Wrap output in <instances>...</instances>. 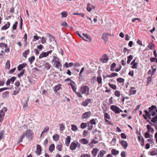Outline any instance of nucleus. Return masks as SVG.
Listing matches in <instances>:
<instances>
[{"label": "nucleus", "mask_w": 157, "mask_h": 157, "mask_svg": "<svg viewBox=\"0 0 157 157\" xmlns=\"http://www.w3.org/2000/svg\"><path fill=\"white\" fill-rule=\"evenodd\" d=\"M41 150V148L39 144H37L36 146V151L37 155L39 156L40 155Z\"/></svg>", "instance_id": "nucleus-12"}, {"label": "nucleus", "mask_w": 157, "mask_h": 157, "mask_svg": "<svg viewBox=\"0 0 157 157\" xmlns=\"http://www.w3.org/2000/svg\"><path fill=\"white\" fill-rule=\"evenodd\" d=\"M87 123H82L80 125L81 128L82 129H85L87 127Z\"/></svg>", "instance_id": "nucleus-48"}, {"label": "nucleus", "mask_w": 157, "mask_h": 157, "mask_svg": "<svg viewBox=\"0 0 157 157\" xmlns=\"http://www.w3.org/2000/svg\"><path fill=\"white\" fill-rule=\"evenodd\" d=\"M71 137L70 136H67L65 140V144L67 146H68L69 145L71 140Z\"/></svg>", "instance_id": "nucleus-14"}, {"label": "nucleus", "mask_w": 157, "mask_h": 157, "mask_svg": "<svg viewBox=\"0 0 157 157\" xmlns=\"http://www.w3.org/2000/svg\"><path fill=\"white\" fill-rule=\"evenodd\" d=\"M7 44L5 43H0V47L3 48H6L7 47Z\"/></svg>", "instance_id": "nucleus-58"}, {"label": "nucleus", "mask_w": 157, "mask_h": 157, "mask_svg": "<svg viewBox=\"0 0 157 157\" xmlns=\"http://www.w3.org/2000/svg\"><path fill=\"white\" fill-rule=\"evenodd\" d=\"M29 50H25L24 52L22 53L23 56L25 58H26L27 55L29 53Z\"/></svg>", "instance_id": "nucleus-31"}, {"label": "nucleus", "mask_w": 157, "mask_h": 157, "mask_svg": "<svg viewBox=\"0 0 157 157\" xmlns=\"http://www.w3.org/2000/svg\"><path fill=\"white\" fill-rule=\"evenodd\" d=\"M117 81L120 83H122L124 81V78H119L117 79Z\"/></svg>", "instance_id": "nucleus-53"}, {"label": "nucleus", "mask_w": 157, "mask_h": 157, "mask_svg": "<svg viewBox=\"0 0 157 157\" xmlns=\"http://www.w3.org/2000/svg\"><path fill=\"white\" fill-rule=\"evenodd\" d=\"M147 122L149 123V124H151V125H152L155 127V129L156 130H157V124H154L152 123V122H151V121L149 120H147Z\"/></svg>", "instance_id": "nucleus-41"}, {"label": "nucleus", "mask_w": 157, "mask_h": 157, "mask_svg": "<svg viewBox=\"0 0 157 157\" xmlns=\"http://www.w3.org/2000/svg\"><path fill=\"white\" fill-rule=\"evenodd\" d=\"M104 119L105 120H107L106 119H110V116L109 115L108 113H104Z\"/></svg>", "instance_id": "nucleus-40"}, {"label": "nucleus", "mask_w": 157, "mask_h": 157, "mask_svg": "<svg viewBox=\"0 0 157 157\" xmlns=\"http://www.w3.org/2000/svg\"><path fill=\"white\" fill-rule=\"evenodd\" d=\"M82 39L86 41H91L92 40L90 36L86 33H82Z\"/></svg>", "instance_id": "nucleus-5"}, {"label": "nucleus", "mask_w": 157, "mask_h": 157, "mask_svg": "<svg viewBox=\"0 0 157 157\" xmlns=\"http://www.w3.org/2000/svg\"><path fill=\"white\" fill-rule=\"evenodd\" d=\"M110 109L116 114L119 113L120 112H123V111L119 107L115 105H112L110 107Z\"/></svg>", "instance_id": "nucleus-4"}, {"label": "nucleus", "mask_w": 157, "mask_h": 157, "mask_svg": "<svg viewBox=\"0 0 157 157\" xmlns=\"http://www.w3.org/2000/svg\"><path fill=\"white\" fill-rule=\"evenodd\" d=\"M79 142L84 144H88L89 141L86 138H83L79 140Z\"/></svg>", "instance_id": "nucleus-18"}, {"label": "nucleus", "mask_w": 157, "mask_h": 157, "mask_svg": "<svg viewBox=\"0 0 157 157\" xmlns=\"http://www.w3.org/2000/svg\"><path fill=\"white\" fill-rule=\"evenodd\" d=\"M155 47V45L152 44V43L150 42L149 44L147 46V47L149 48L150 49L153 50L154 48Z\"/></svg>", "instance_id": "nucleus-32"}, {"label": "nucleus", "mask_w": 157, "mask_h": 157, "mask_svg": "<svg viewBox=\"0 0 157 157\" xmlns=\"http://www.w3.org/2000/svg\"><path fill=\"white\" fill-rule=\"evenodd\" d=\"M119 143L122 145L123 148L125 149L128 146V144L127 142L124 140H121Z\"/></svg>", "instance_id": "nucleus-11"}, {"label": "nucleus", "mask_w": 157, "mask_h": 157, "mask_svg": "<svg viewBox=\"0 0 157 157\" xmlns=\"http://www.w3.org/2000/svg\"><path fill=\"white\" fill-rule=\"evenodd\" d=\"M109 60V59L108 56L106 54H105L104 55L103 57L100 59V61L102 63H106L108 62Z\"/></svg>", "instance_id": "nucleus-10"}, {"label": "nucleus", "mask_w": 157, "mask_h": 157, "mask_svg": "<svg viewBox=\"0 0 157 157\" xmlns=\"http://www.w3.org/2000/svg\"><path fill=\"white\" fill-rule=\"evenodd\" d=\"M145 114L143 116L146 120H151V122L156 123L157 124V108L155 105H152L148 109V111L146 110L144 111Z\"/></svg>", "instance_id": "nucleus-1"}, {"label": "nucleus", "mask_w": 157, "mask_h": 157, "mask_svg": "<svg viewBox=\"0 0 157 157\" xmlns=\"http://www.w3.org/2000/svg\"><path fill=\"white\" fill-rule=\"evenodd\" d=\"M116 139L115 138H113L111 142V144L113 146L115 145L116 144Z\"/></svg>", "instance_id": "nucleus-56"}, {"label": "nucleus", "mask_w": 157, "mask_h": 157, "mask_svg": "<svg viewBox=\"0 0 157 157\" xmlns=\"http://www.w3.org/2000/svg\"><path fill=\"white\" fill-rule=\"evenodd\" d=\"M56 63L55 67L57 68H59L60 67H62V65L60 62L58 60V61H56L55 62Z\"/></svg>", "instance_id": "nucleus-27"}, {"label": "nucleus", "mask_w": 157, "mask_h": 157, "mask_svg": "<svg viewBox=\"0 0 157 157\" xmlns=\"http://www.w3.org/2000/svg\"><path fill=\"white\" fill-rule=\"evenodd\" d=\"M73 15H80L82 17H84V16L85 15V14L82 13H73Z\"/></svg>", "instance_id": "nucleus-50"}, {"label": "nucleus", "mask_w": 157, "mask_h": 157, "mask_svg": "<svg viewBox=\"0 0 157 157\" xmlns=\"http://www.w3.org/2000/svg\"><path fill=\"white\" fill-rule=\"evenodd\" d=\"M147 128V130L146 132V133H150V125L149 124H147L146 126Z\"/></svg>", "instance_id": "nucleus-64"}, {"label": "nucleus", "mask_w": 157, "mask_h": 157, "mask_svg": "<svg viewBox=\"0 0 157 157\" xmlns=\"http://www.w3.org/2000/svg\"><path fill=\"white\" fill-rule=\"evenodd\" d=\"M55 149V145L54 144H51L49 147V151L52 152Z\"/></svg>", "instance_id": "nucleus-29"}, {"label": "nucleus", "mask_w": 157, "mask_h": 157, "mask_svg": "<svg viewBox=\"0 0 157 157\" xmlns=\"http://www.w3.org/2000/svg\"><path fill=\"white\" fill-rule=\"evenodd\" d=\"M109 86L113 90H116L117 88L116 86L114 84H111L109 82Z\"/></svg>", "instance_id": "nucleus-46"}, {"label": "nucleus", "mask_w": 157, "mask_h": 157, "mask_svg": "<svg viewBox=\"0 0 157 157\" xmlns=\"http://www.w3.org/2000/svg\"><path fill=\"white\" fill-rule=\"evenodd\" d=\"M79 91L82 94H84L87 95L90 94L89 88L86 86H82L80 88Z\"/></svg>", "instance_id": "nucleus-2"}, {"label": "nucleus", "mask_w": 157, "mask_h": 157, "mask_svg": "<svg viewBox=\"0 0 157 157\" xmlns=\"http://www.w3.org/2000/svg\"><path fill=\"white\" fill-rule=\"evenodd\" d=\"M91 99H87L82 102V105L84 107L87 106L88 104L91 103Z\"/></svg>", "instance_id": "nucleus-9"}, {"label": "nucleus", "mask_w": 157, "mask_h": 157, "mask_svg": "<svg viewBox=\"0 0 157 157\" xmlns=\"http://www.w3.org/2000/svg\"><path fill=\"white\" fill-rule=\"evenodd\" d=\"M61 16L62 17H67V13L66 11H63L61 13Z\"/></svg>", "instance_id": "nucleus-45"}, {"label": "nucleus", "mask_w": 157, "mask_h": 157, "mask_svg": "<svg viewBox=\"0 0 157 157\" xmlns=\"http://www.w3.org/2000/svg\"><path fill=\"white\" fill-rule=\"evenodd\" d=\"M47 35L48 36L49 38L50 42H51L52 40H55V37L54 36H53L49 33H47Z\"/></svg>", "instance_id": "nucleus-30"}, {"label": "nucleus", "mask_w": 157, "mask_h": 157, "mask_svg": "<svg viewBox=\"0 0 157 157\" xmlns=\"http://www.w3.org/2000/svg\"><path fill=\"white\" fill-rule=\"evenodd\" d=\"M111 153L113 155H115L119 153V151L115 149H113L111 150Z\"/></svg>", "instance_id": "nucleus-34"}, {"label": "nucleus", "mask_w": 157, "mask_h": 157, "mask_svg": "<svg viewBox=\"0 0 157 157\" xmlns=\"http://www.w3.org/2000/svg\"><path fill=\"white\" fill-rule=\"evenodd\" d=\"M127 154L124 151H122L121 153V157H126Z\"/></svg>", "instance_id": "nucleus-62"}, {"label": "nucleus", "mask_w": 157, "mask_h": 157, "mask_svg": "<svg viewBox=\"0 0 157 157\" xmlns=\"http://www.w3.org/2000/svg\"><path fill=\"white\" fill-rule=\"evenodd\" d=\"M133 56L131 55H129L127 57V63L128 64H129L131 60L133 59Z\"/></svg>", "instance_id": "nucleus-35"}, {"label": "nucleus", "mask_w": 157, "mask_h": 157, "mask_svg": "<svg viewBox=\"0 0 157 157\" xmlns=\"http://www.w3.org/2000/svg\"><path fill=\"white\" fill-rule=\"evenodd\" d=\"M46 38L44 37H42L41 38V42L42 44H44L46 43Z\"/></svg>", "instance_id": "nucleus-55"}, {"label": "nucleus", "mask_w": 157, "mask_h": 157, "mask_svg": "<svg viewBox=\"0 0 157 157\" xmlns=\"http://www.w3.org/2000/svg\"><path fill=\"white\" fill-rule=\"evenodd\" d=\"M25 137V133H24L23 134H22L21 136V137H20L19 140V142H18V143H20V142H22L23 141V138Z\"/></svg>", "instance_id": "nucleus-54"}, {"label": "nucleus", "mask_w": 157, "mask_h": 157, "mask_svg": "<svg viewBox=\"0 0 157 157\" xmlns=\"http://www.w3.org/2000/svg\"><path fill=\"white\" fill-rule=\"evenodd\" d=\"M70 85L71 88L74 92H76V88L75 87V83H70Z\"/></svg>", "instance_id": "nucleus-22"}, {"label": "nucleus", "mask_w": 157, "mask_h": 157, "mask_svg": "<svg viewBox=\"0 0 157 157\" xmlns=\"http://www.w3.org/2000/svg\"><path fill=\"white\" fill-rule=\"evenodd\" d=\"M10 26V22H7V23L5 25H4L3 26L1 29L2 30H6Z\"/></svg>", "instance_id": "nucleus-17"}, {"label": "nucleus", "mask_w": 157, "mask_h": 157, "mask_svg": "<svg viewBox=\"0 0 157 157\" xmlns=\"http://www.w3.org/2000/svg\"><path fill=\"white\" fill-rule=\"evenodd\" d=\"M140 142L141 145L142 146H143L144 145V140L142 136H141V140Z\"/></svg>", "instance_id": "nucleus-61"}, {"label": "nucleus", "mask_w": 157, "mask_h": 157, "mask_svg": "<svg viewBox=\"0 0 157 157\" xmlns=\"http://www.w3.org/2000/svg\"><path fill=\"white\" fill-rule=\"evenodd\" d=\"M110 35L108 33H104L102 34L101 38L105 41L107 40L108 36H110Z\"/></svg>", "instance_id": "nucleus-13"}, {"label": "nucleus", "mask_w": 157, "mask_h": 157, "mask_svg": "<svg viewBox=\"0 0 157 157\" xmlns=\"http://www.w3.org/2000/svg\"><path fill=\"white\" fill-rule=\"evenodd\" d=\"M91 115V112L90 111L87 112L83 113L82 116V119L86 118H88L90 117Z\"/></svg>", "instance_id": "nucleus-6"}, {"label": "nucleus", "mask_w": 157, "mask_h": 157, "mask_svg": "<svg viewBox=\"0 0 157 157\" xmlns=\"http://www.w3.org/2000/svg\"><path fill=\"white\" fill-rule=\"evenodd\" d=\"M71 130L73 131H75L78 129V127L77 126L72 124L71 125Z\"/></svg>", "instance_id": "nucleus-49"}, {"label": "nucleus", "mask_w": 157, "mask_h": 157, "mask_svg": "<svg viewBox=\"0 0 157 157\" xmlns=\"http://www.w3.org/2000/svg\"><path fill=\"white\" fill-rule=\"evenodd\" d=\"M150 60L151 62H154L157 63V58L155 57L150 58Z\"/></svg>", "instance_id": "nucleus-51"}, {"label": "nucleus", "mask_w": 157, "mask_h": 157, "mask_svg": "<svg viewBox=\"0 0 157 157\" xmlns=\"http://www.w3.org/2000/svg\"><path fill=\"white\" fill-rule=\"evenodd\" d=\"M18 24L17 21H16L15 23L13 24V27H12V30H14L16 29L17 27Z\"/></svg>", "instance_id": "nucleus-43"}, {"label": "nucleus", "mask_w": 157, "mask_h": 157, "mask_svg": "<svg viewBox=\"0 0 157 157\" xmlns=\"http://www.w3.org/2000/svg\"><path fill=\"white\" fill-rule=\"evenodd\" d=\"M102 109L103 113H105L107 111L108 108L105 104H103V106L102 107Z\"/></svg>", "instance_id": "nucleus-36"}, {"label": "nucleus", "mask_w": 157, "mask_h": 157, "mask_svg": "<svg viewBox=\"0 0 157 157\" xmlns=\"http://www.w3.org/2000/svg\"><path fill=\"white\" fill-rule=\"evenodd\" d=\"M98 149L96 148H94L92 150L91 152L93 156L94 157H95L97 155L98 152Z\"/></svg>", "instance_id": "nucleus-19"}, {"label": "nucleus", "mask_w": 157, "mask_h": 157, "mask_svg": "<svg viewBox=\"0 0 157 157\" xmlns=\"http://www.w3.org/2000/svg\"><path fill=\"white\" fill-rule=\"evenodd\" d=\"M75 94H76V96L78 98H82V96L81 95V93H79V92H77L76 91V92H75Z\"/></svg>", "instance_id": "nucleus-60"}, {"label": "nucleus", "mask_w": 157, "mask_h": 157, "mask_svg": "<svg viewBox=\"0 0 157 157\" xmlns=\"http://www.w3.org/2000/svg\"><path fill=\"white\" fill-rule=\"evenodd\" d=\"M62 146L61 145L58 144L56 147L57 149L60 151H61L62 150Z\"/></svg>", "instance_id": "nucleus-57"}, {"label": "nucleus", "mask_w": 157, "mask_h": 157, "mask_svg": "<svg viewBox=\"0 0 157 157\" xmlns=\"http://www.w3.org/2000/svg\"><path fill=\"white\" fill-rule=\"evenodd\" d=\"M16 79L15 77L13 76L10 79H8L6 82V85L7 86H9L10 83L13 84Z\"/></svg>", "instance_id": "nucleus-7"}, {"label": "nucleus", "mask_w": 157, "mask_h": 157, "mask_svg": "<svg viewBox=\"0 0 157 157\" xmlns=\"http://www.w3.org/2000/svg\"><path fill=\"white\" fill-rule=\"evenodd\" d=\"M9 93L8 91H6L5 92H4L2 94V97L3 98H5L8 96L9 95Z\"/></svg>", "instance_id": "nucleus-38"}, {"label": "nucleus", "mask_w": 157, "mask_h": 157, "mask_svg": "<svg viewBox=\"0 0 157 157\" xmlns=\"http://www.w3.org/2000/svg\"><path fill=\"white\" fill-rule=\"evenodd\" d=\"M27 65V64L25 63H23L19 65L17 67V70L18 71H20L21 70L25 67Z\"/></svg>", "instance_id": "nucleus-16"}, {"label": "nucleus", "mask_w": 157, "mask_h": 157, "mask_svg": "<svg viewBox=\"0 0 157 157\" xmlns=\"http://www.w3.org/2000/svg\"><path fill=\"white\" fill-rule=\"evenodd\" d=\"M76 143H77V141L75 140L71 143L70 146V149L71 150H74L76 149L77 147Z\"/></svg>", "instance_id": "nucleus-8"}, {"label": "nucleus", "mask_w": 157, "mask_h": 157, "mask_svg": "<svg viewBox=\"0 0 157 157\" xmlns=\"http://www.w3.org/2000/svg\"><path fill=\"white\" fill-rule=\"evenodd\" d=\"M48 56L46 52H43L41 53L39 56V59H41L44 57H46Z\"/></svg>", "instance_id": "nucleus-26"}, {"label": "nucleus", "mask_w": 157, "mask_h": 157, "mask_svg": "<svg viewBox=\"0 0 157 157\" xmlns=\"http://www.w3.org/2000/svg\"><path fill=\"white\" fill-rule=\"evenodd\" d=\"M43 66H44L45 68L47 70H49L51 67V65L48 62H46L45 63Z\"/></svg>", "instance_id": "nucleus-20"}, {"label": "nucleus", "mask_w": 157, "mask_h": 157, "mask_svg": "<svg viewBox=\"0 0 157 157\" xmlns=\"http://www.w3.org/2000/svg\"><path fill=\"white\" fill-rule=\"evenodd\" d=\"M118 75V74L116 73H112L111 74L108 75V78H112L115 77Z\"/></svg>", "instance_id": "nucleus-42"}, {"label": "nucleus", "mask_w": 157, "mask_h": 157, "mask_svg": "<svg viewBox=\"0 0 157 157\" xmlns=\"http://www.w3.org/2000/svg\"><path fill=\"white\" fill-rule=\"evenodd\" d=\"M35 59V57L34 56H33L29 58L28 61L30 62V64H32Z\"/></svg>", "instance_id": "nucleus-33"}, {"label": "nucleus", "mask_w": 157, "mask_h": 157, "mask_svg": "<svg viewBox=\"0 0 157 157\" xmlns=\"http://www.w3.org/2000/svg\"><path fill=\"white\" fill-rule=\"evenodd\" d=\"M106 154V152L103 150H101L98 155V157H102L104 155Z\"/></svg>", "instance_id": "nucleus-21"}, {"label": "nucleus", "mask_w": 157, "mask_h": 157, "mask_svg": "<svg viewBox=\"0 0 157 157\" xmlns=\"http://www.w3.org/2000/svg\"><path fill=\"white\" fill-rule=\"evenodd\" d=\"M59 138V135L57 134H54L53 136V139L55 141H58Z\"/></svg>", "instance_id": "nucleus-24"}, {"label": "nucleus", "mask_w": 157, "mask_h": 157, "mask_svg": "<svg viewBox=\"0 0 157 157\" xmlns=\"http://www.w3.org/2000/svg\"><path fill=\"white\" fill-rule=\"evenodd\" d=\"M5 115V113L3 110L0 111V122L2 123L4 119V117Z\"/></svg>", "instance_id": "nucleus-15"}, {"label": "nucleus", "mask_w": 157, "mask_h": 157, "mask_svg": "<svg viewBox=\"0 0 157 157\" xmlns=\"http://www.w3.org/2000/svg\"><path fill=\"white\" fill-rule=\"evenodd\" d=\"M97 81L98 83H102V78L101 75L98 76V77H97Z\"/></svg>", "instance_id": "nucleus-44"}, {"label": "nucleus", "mask_w": 157, "mask_h": 157, "mask_svg": "<svg viewBox=\"0 0 157 157\" xmlns=\"http://www.w3.org/2000/svg\"><path fill=\"white\" fill-rule=\"evenodd\" d=\"M65 128V127L63 124H59V129L60 131H63Z\"/></svg>", "instance_id": "nucleus-59"}, {"label": "nucleus", "mask_w": 157, "mask_h": 157, "mask_svg": "<svg viewBox=\"0 0 157 157\" xmlns=\"http://www.w3.org/2000/svg\"><path fill=\"white\" fill-rule=\"evenodd\" d=\"M116 66V64L115 63H113L111 65L110 71H113L115 70L114 68Z\"/></svg>", "instance_id": "nucleus-37"}, {"label": "nucleus", "mask_w": 157, "mask_h": 157, "mask_svg": "<svg viewBox=\"0 0 157 157\" xmlns=\"http://www.w3.org/2000/svg\"><path fill=\"white\" fill-rule=\"evenodd\" d=\"M89 122L92 124H96V122L94 119L91 120Z\"/></svg>", "instance_id": "nucleus-63"}, {"label": "nucleus", "mask_w": 157, "mask_h": 157, "mask_svg": "<svg viewBox=\"0 0 157 157\" xmlns=\"http://www.w3.org/2000/svg\"><path fill=\"white\" fill-rule=\"evenodd\" d=\"M87 126L88 127L87 129L89 130H92L93 127V126L92 124L87 122Z\"/></svg>", "instance_id": "nucleus-28"}, {"label": "nucleus", "mask_w": 157, "mask_h": 157, "mask_svg": "<svg viewBox=\"0 0 157 157\" xmlns=\"http://www.w3.org/2000/svg\"><path fill=\"white\" fill-rule=\"evenodd\" d=\"M157 154V149H154L150 152V155L152 156L156 155Z\"/></svg>", "instance_id": "nucleus-23"}, {"label": "nucleus", "mask_w": 157, "mask_h": 157, "mask_svg": "<svg viewBox=\"0 0 157 157\" xmlns=\"http://www.w3.org/2000/svg\"><path fill=\"white\" fill-rule=\"evenodd\" d=\"M120 91L117 90L115 91L114 92V94L117 97H119L120 95Z\"/></svg>", "instance_id": "nucleus-52"}, {"label": "nucleus", "mask_w": 157, "mask_h": 157, "mask_svg": "<svg viewBox=\"0 0 157 157\" xmlns=\"http://www.w3.org/2000/svg\"><path fill=\"white\" fill-rule=\"evenodd\" d=\"M10 62L9 60H8L6 64V68L9 70L10 68Z\"/></svg>", "instance_id": "nucleus-39"}, {"label": "nucleus", "mask_w": 157, "mask_h": 157, "mask_svg": "<svg viewBox=\"0 0 157 157\" xmlns=\"http://www.w3.org/2000/svg\"><path fill=\"white\" fill-rule=\"evenodd\" d=\"M25 71V69H22L21 70V72L18 74V78H20L22 76L24 73Z\"/></svg>", "instance_id": "nucleus-47"}, {"label": "nucleus", "mask_w": 157, "mask_h": 157, "mask_svg": "<svg viewBox=\"0 0 157 157\" xmlns=\"http://www.w3.org/2000/svg\"><path fill=\"white\" fill-rule=\"evenodd\" d=\"M61 84H59L58 85H56L54 87V91L56 92L57 91L59 90L60 89V86H61Z\"/></svg>", "instance_id": "nucleus-25"}, {"label": "nucleus", "mask_w": 157, "mask_h": 157, "mask_svg": "<svg viewBox=\"0 0 157 157\" xmlns=\"http://www.w3.org/2000/svg\"><path fill=\"white\" fill-rule=\"evenodd\" d=\"M29 140H32L34 137V134L32 130L30 129H27L25 133V136Z\"/></svg>", "instance_id": "nucleus-3"}]
</instances>
